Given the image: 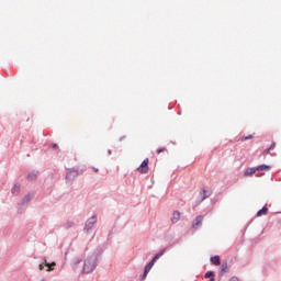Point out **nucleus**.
I'll list each match as a JSON object with an SVG mask.
<instances>
[{
  "instance_id": "1",
  "label": "nucleus",
  "mask_w": 281,
  "mask_h": 281,
  "mask_svg": "<svg viewBox=\"0 0 281 281\" xmlns=\"http://www.w3.org/2000/svg\"><path fill=\"white\" fill-rule=\"evenodd\" d=\"M166 254V249L160 250L153 259L145 267L143 278H146L148 273H150V269L155 267V262L160 259L161 256Z\"/></svg>"
},
{
  "instance_id": "2",
  "label": "nucleus",
  "mask_w": 281,
  "mask_h": 281,
  "mask_svg": "<svg viewBox=\"0 0 281 281\" xmlns=\"http://www.w3.org/2000/svg\"><path fill=\"white\" fill-rule=\"evenodd\" d=\"M95 269V258H90L85 261L83 273H91Z\"/></svg>"
},
{
  "instance_id": "3",
  "label": "nucleus",
  "mask_w": 281,
  "mask_h": 281,
  "mask_svg": "<svg viewBox=\"0 0 281 281\" xmlns=\"http://www.w3.org/2000/svg\"><path fill=\"white\" fill-rule=\"evenodd\" d=\"M45 267H47V271H54V268L52 267H56V262L47 263V260H44V263L38 266L40 271H43Z\"/></svg>"
},
{
  "instance_id": "4",
  "label": "nucleus",
  "mask_w": 281,
  "mask_h": 281,
  "mask_svg": "<svg viewBox=\"0 0 281 281\" xmlns=\"http://www.w3.org/2000/svg\"><path fill=\"white\" fill-rule=\"evenodd\" d=\"M138 172H140V175H146V172H148V158H146L142 165L138 167Z\"/></svg>"
},
{
  "instance_id": "5",
  "label": "nucleus",
  "mask_w": 281,
  "mask_h": 281,
  "mask_svg": "<svg viewBox=\"0 0 281 281\" xmlns=\"http://www.w3.org/2000/svg\"><path fill=\"white\" fill-rule=\"evenodd\" d=\"M201 225H203V215L195 217V220L192 222L193 229H199Z\"/></svg>"
},
{
  "instance_id": "6",
  "label": "nucleus",
  "mask_w": 281,
  "mask_h": 281,
  "mask_svg": "<svg viewBox=\"0 0 281 281\" xmlns=\"http://www.w3.org/2000/svg\"><path fill=\"white\" fill-rule=\"evenodd\" d=\"M181 221V213L179 211H175L171 217L172 223H179Z\"/></svg>"
},
{
  "instance_id": "7",
  "label": "nucleus",
  "mask_w": 281,
  "mask_h": 281,
  "mask_svg": "<svg viewBox=\"0 0 281 281\" xmlns=\"http://www.w3.org/2000/svg\"><path fill=\"white\" fill-rule=\"evenodd\" d=\"M95 223H97V218L95 217H91L86 223V229H92L93 225H95Z\"/></svg>"
},
{
  "instance_id": "8",
  "label": "nucleus",
  "mask_w": 281,
  "mask_h": 281,
  "mask_svg": "<svg viewBox=\"0 0 281 281\" xmlns=\"http://www.w3.org/2000/svg\"><path fill=\"white\" fill-rule=\"evenodd\" d=\"M256 172H258L257 168H248V169L245 171L244 176H246V177H252V175H256Z\"/></svg>"
},
{
  "instance_id": "9",
  "label": "nucleus",
  "mask_w": 281,
  "mask_h": 281,
  "mask_svg": "<svg viewBox=\"0 0 281 281\" xmlns=\"http://www.w3.org/2000/svg\"><path fill=\"white\" fill-rule=\"evenodd\" d=\"M211 262L213 265H215V267H220L221 266V257L220 256L211 257Z\"/></svg>"
},
{
  "instance_id": "10",
  "label": "nucleus",
  "mask_w": 281,
  "mask_h": 281,
  "mask_svg": "<svg viewBox=\"0 0 281 281\" xmlns=\"http://www.w3.org/2000/svg\"><path fill=\"white\" fill-rule=\"evenodd\" d=\"M268 212L269 209L267 206H263L261 210L258 211L257 216H267Z\"/></svg>"
},
{
  "instance_id": "11",
  "label": "nucleus",
  "mask_w": 281,
  "mask_h": 281,
  "mask_svg": "<svg viewBox=\"0 0 281 281\" xmlns=\"http://www.w3.org/2000/svg\"><path fill=\"white\" fill-rule=\"evenodd\" d=\"M271 167L267 166V165H260L259 167H257V172H262V170H270Z\"/></svg>"
},
{
  "instance_id": "12",
  "label": "nucleus",
  "mask_w": 281,
  "mask_h": 281,
  "mask_svg": "<svg viewBox=\"0 0 281 281\" xmlns=\"http://www.w3.org/2000/svg\"><path fill=\"white\" fill-rule=\"evenodd\" d=\"M32 199V195L31 194H27L23 200H22V205H25L26 203H30Z\"/></svg>"
},
{
  "instance_id": "13",
  "label": "nucleus",
  "mask_w": 281,
  "mask_h": 281,
  "mask_svg": "<svg viewBox=\"0 0 281 281\" xmlns=\"http://www.w3.org/2000/svg\"><path fill=\"white\" fill-rule=\"evenodd\" d=\"M204 278H210L211 281H214L215 280L214 279V272H212V271L206 272Z\"/></svg>"
},
{
  "instance_id": "14",
  "label": "nucleus",
  "mask_w": 281,
  "mask_h": 281,
  "mask_svg": "<svg viewBox=\"0 0 281 281\" xmlns=\"http://www.w3.org/2000/svg\"><path fill=\"white\" fill-rule=\"evenodd\" d=\"M20 191H21V187L16 184L12 188V194H19Z\"/></svg>"
},
{
  "instance_id": "15",
  "label": "nucleus",
  "mask_w": 281,
  "mask_h": 281,
  "mask_svg": "<svg viewBox=\"0 0 281 281\" xmlns=\"http://www.w3.org/2000/svg\"><path fill=\"white\" fill-rule=\"evenodd\" d=\"M226 272H227V262H224L221 266V273H226Z\"/></svg>"
},
{
  "instance_id": "16",
  "label": "nucleus",
  "mask_w": 281,
  "mask_h": 281,
  "mask_svg": "<svg viewBox=\"0 0 281 281\" xmlns=\"http://www.w3.org/2000/svg\"><path fill=\"white\" fill-rule=\"evenodd\" d=\"M273 148H276V143H272L271 146L265 150L266 155H269V153L273 150Z\"/></svg>"
},
{
  "instance_id": "17",
  "label": "nucleus",
  "mask_w": 281,
  "mask_h": 281,
  "mask_svg": "<svg viewBox=\"0 0 281 281\" xmlns=\"http://www.w3.org/2000/svg\"><path fill=\"white\" fill-rule=\"evenodd\" d=\"M27 179H29L30 181L36 179V173H34V172L29 173Z\"/></svg>"
},
{
  "instance_id": "18",
  "label": "nucleus",
  "mask_w": 281,
  "mask_h": 281,
  "mask_svg": "<svg viewBox=\"0 0 281 281\" xmlns=\"http://www.w3.org/2000/svg\"><path fill=\"white\" fill-rule=\"evenodd\" d=\"M247 139H254V135L243 136L241 142H247Z\"/></svg>"
},
{
  "instance_id": "19",
  "label": "nucleus",
  "mask_w": 281,
  "mask_h": 281,
  "mask_svg": "<svg viewBox=\"0 0 281 281\" xmlns=\"http://www.w3.org/2000/svg\"><path fill=\"white\" fill-rule=\"evenodd\" d=\"M166 150L168 149H166V147H162L160 149H157V154L160 155V153H166Z\"/></svg>"
},
{
  "instance_id": "20",
  "label": "nucleus",
  "mask_w": 281,
  "mask_h": 281,
  "mask_svg": "<svg viewBox=\"0 0 281 281\" xmlns=\"http://www.w3.org/2000/svg\"><path fill=\"white\" fill-rule=\"evenodd\" d=\"M229 281H238V277H232Z\"/></svg>"
},
{
  "instance_id": "21",
  "label": "nucleus",
  "mask_w": 281,
  "mask_h": 281,
  "mask_svg": "<svg viewBox=\"0 0 281 281\" xmlns=\"http://www.w3.org/2000/svg\"><path fill=\"white\" fill-rule=\"evenodd\" d=\"M53 148H58V145L57 144H53Z\"/></svg>"
},
{
  "instance_id": "22",
  "label": "nucleus",
  "mask_w": 281,
  "mask_h": 281,
  "mask_svg": "<svg viewBox=\"0 0 281 281\" xmlns=\"http://www.w3.org/2000/svg\"><path fill=\"white\" fill-rule=\"evenodd\" d=\"M99 170L97 168H94V172H98Z\"/></svg>"
}]
</instances>
